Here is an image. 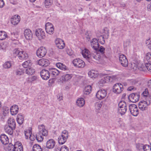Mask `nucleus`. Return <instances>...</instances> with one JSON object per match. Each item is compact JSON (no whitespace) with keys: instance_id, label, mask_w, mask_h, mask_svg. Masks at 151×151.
Listing matches in <instances>:
<instances>
[{"instance_id":"a18cd8bd","label":"nucleus","mask_w":151,"mask_h":151,"mask_svg":"<svg viewBox=\"0 0 151 151\" xmlns=\"http://www.w3.org/2000/svg\"><path fill=\"white\" fill-rule=\"evenodd\" d=\"M127 110V106L125 107H122V108H119L118 109L119 111L121 114H124L126 113Z\"/></svg>"},{"instance_id":"c9c22d12","label":"nucleus","mask_w":151,"mask_h":151,"mask_svg":"<svg viewBox=\"0 0 151 151\" xmlns=\"http://www.w3.org/2000/svg\"><path fill=\"white\" fill-rule=\"evenodd\" d=\"M103 104L102 102H96L95 104V108L96 111L99 112V111L100 110L101 107Z\"/></svg>"},{"instance_id":"423d86ee","label":"nucleus","mask_w":151,"mask_h":151,"mask_svg":"<svg viewBox=\"0 0 151 151\" xmlns=\"http://www.w3.org/2000/svg\"><path fill=\"white\" fill-rule=\"evenodd\" d=\"M47 53L46 48L43 47H41L39 48L36 51L37 56L40 58L44 57Z\"/></svg>"},{"instance_id":"680f3d73","label":"nucleus","mask_w":151,"mask_h":151,"mask_svg":"<svg viewBox=\"0 0 151 151\" xmlns=\"http://www.w3.org/2000/svg\"><path fill=\"white\" fill-rule=\"evenodd\" d=\"M105 48H104L103 46H101L98 52H99L100 54L102 55L104 53V51L105 50Z\"/></svg>"},{"instance_id":"ddd939ff","label":"nucleus","mask_w":151,"mask_h":151,"mask_svg":"<svg viewBox=\"0 0 151 151\" xmlns=\"http://www.w3.org/2000/svg\"><path fill=\"white\" fill-rule=\"evenodd\" d=\"M82 54L83 57L89 62L90 59H92L91 54L89 50L86 48H85L82 50Z\"/></svg>"},{"instance_id":"6e6552de","label":"nucleus","mask_w":151,"mask_h":151,"mask_svg":"<svg viewBox=\"0 0 151 151\" xmlns=\"http://www.w3.org/2000/svg\"><path fill=\"white\" fill-rule=\"evenodd\" d=\"M45 28L46 32L48 34H52L54 30V28L53 25L50 22H47L45 24Z\"/></svg>"},{"instance_id":"13d9d810","label":"nucleus","mask_w":151,"mask_h":151,"mask_svg":"<svg viewBox=\"0 0 151 151\" xmlns=\"http://www.w3.org/2000/svg\"><path fill=\"white\" fill-rule=\"evenodd\" d=\"M146 68L150 72H151V64L149 63H146L145 65Z\"/></svg>"},{"instance_id":"e433bc0d","label":"nucleus","mask_w":151,"mask_h":151,"mask_svg":"<svg viewBox=\"0 0 151 151\" xmlns=\"http://www.w3.org/2000/svg\"><path fill=\"white\" fill-rule=\"evenodd\" d=\"M12 62L7 61L3 65V67L5 69H8L10 68L12 66Z\"/></svg>"},{"instance_id":"774afa93","label":"nucleus","mask_w":151,"mask_h":151,"mask_svg":"<svg viewBox=\"0 0 151 151\" xmlns=\"http://www.w3.org/2000/svg\"><path fill=\"white\" fill-rule=\"evenodd\" d=\"M63 96L61 94H59L57 96V99L59 101L63 100Z\"/></svg>"},{"instance_id":"f03ea898","label":"nucleus","mask_w":151,"mask_h":151,"mask_svg":"<svg viewBox=\"0 0 151 151\" xmlns=\"http://www.w3.org/2000/svg\"><path fill=\"white\" fill-rule=\"evenodd\" d=\"M8 150V151H23V148L21 143L17 141L15 142L14 145L9 144Z\"/></svg>"},{"instance_id":"1a4fd4ad","label":"nucleus","mask_w":151,"mask_h":151,"mask_svg":"<svg viewBox=\"0 0 151 151\" xmlns=\"http://www.w3.org/2000/svg\"><path fill=\"white\" fill-rule=\"evenodd\" d=\"M35 35L39 40L44 39L45 37V32L41 29L36 30Z\"/></svg>"},{"instance_id":"c85d7f7f","label":"nucleus","mask_w":151,"mask_h":151,"mask_svg":"<svg viewBox=\"0 0 151 151\" xmlns=\"http://www.w3.org/2000/svg\"><path fill=\"white\" fill-rule=\"evenodd\" d=\"M91 56L92 59L93 58L97 60H99L101 57V54L99 52H94L91 54Z\"/></svg>"},{"instance_id":"20e7f679","label":"nucleus","mask_w":151,"mask_h":151,"mask_svg":"<svg viewBox=\"0 0 151 151\" xmlns=\"http://www.w3.org/2000/svg\"><path fill=\"white\" fill-rule=\"evenodd\" d=\"M14 53L17 55L20 60L26 59L28 58V54L25 51L23 50H16L15 51Z\"/></svg>"},{"instance_id":"338daca9","label":"nucleus","mask_w":151,"mask_h":151,"mask_svg":"<svg viewBox=\"0 0 151 151\" xmlns=\"http://www.w3.org/2000/svg\"><path fill=\"white\" fill-rule=\"evenodd\" d=\"M143 145L142 144H138L137 145L136 147L138 149L140 150L142 148H143Z\"/></svg>"},{"instance_id":"393cba45","label":"nucleus","mask_w":151,"mask_h":151,"mask_svg":"<svg viewBox=\"0 0 151 151\" xmlns=\"http://www.w3.org/2000/svg\"><path fill=\"white\" fill-rule=\"evenodd\" d=\"M98 74V72L94 70H91L88 73V75L89 76L93 78H95L97 77Z\"/></svg>"},{"instance_id":"58836bf2","label":"nucleus","mask_w":151,"mask_h":151,"mask_svg":"<svg viewBox=\"0 0 151 151\" xmlns=\"http://www.w3.org/2000/svg\"><path fill=\"white\" fill-rule=\"evenodd\" d=\"M31 131V128H29V129L24 131V134L26 139H29V136H30L31 134H32Z\"/></svg>"},{"instance_id":"e2e57ef3","label":"nucleus","mask_w":151,"mask_h":151,"mask_svg":"<svg viewBox=\"0 0 151 151\" xmlns=\"http://www.w3.org/2000/svg\"><path fill=\"white\" fill-rule=\"evenodd\" d=\"M36 138V136H35L34 134H31L30 136H29V138L31 140L33 141L35 140Z\"/></svg>"},{"instance_id":"4c0bfd02","label":"nucleus","mask_w":151,"mask_h":151,"mask_svg":"<svg viewBox=\"0 0 151 151\" xmlns=\"http://www.w3.org/2000/svg\"><path fill=\"white\" fill-rule=\"evenodd\" d=\"M26 73L29 75H31L34 74L35 72V70L32 68H27L25 71Z\"/></svg>"},{"instance_id":"6ab92c4d","label":"nucleus","mask_w":151,"mask_h":151,"mask_svg":"<svg viewBox=\"0 0 151 151\" xmlns=\"http://www.w3.org/2000/svg\"><path fill=\"white\" fill-rule=\"evenodd\" d=\"M38 64L41 66H47L49 64L48 60L42 58L40 59L38 61Z\"/></svg>"},{"instance_id":"5fc2aeb1","label":"nucleus","mask_w":151,"mask_h":151,"mask_svg":"<svg viewBox=\"0 0 151 151\" xmlns=\"http://www.w3.org/2000/svg\"><path fill=\"white\" fill-rule=\"evenodd\" d=\"M148 94L149 93L148 89L147 88H146L145 91L142 94V95L144 98H145L148 96Z\"/></svg>"},{"instance_id":"c756f323","label":"nucleus","mask_w":151,"mask_h":151,"mask_svg":"<svg viewBox=\"0 0 151 151\" xmlns=\"http://www.w3.org/2000/svg\"><path fill=\"white\" fill-rule=\"evenodd\" d=\"M72 76V74H66L62 76L61 79L63 81V82H65L70 80Z\"/></svg>"},{"instance_id":"3c124183","label":"nucleus","mask_w":151,"mask_h":151,"mask_svg":"<svg viewBox=\"0 0 151 151\" xmlns=\"http://www.w3.org/2000/svg\"><path fill=\"white\" fill-rule=\"evenodd\" d=\"M143 149L144 151H151V146L148 145L143 146Z\"/></svg>"},{"instance_id":"bf43d9fd","label":"nucleus","mask_w":151,"mask_h":151,"mask_svg":"<svg viewBox=\"0 0 151 151\" xmlns=\"http://www.w3.org/2000/svg\"><path fill=\"white\" fill-rule=\"evenodd\" d=\"M117 122L119 125L122 126L123 125V122L121 118H119L118 119L117 121Z\"/></svg>"},{"instance_id":"473e14b6","label":"nucleus","mask_w":151,"mask_h":151,"mask_svg":"<svg viewBox=\"0 0 151 151\" xmlns=\"http://www.w3.org/2000/svg\"><path fill=\"white\" fill-rule=\"evenodd\" d=\"M56 65L57 67L61 70H68V68L64 64L61 63H56Z\"/></svg>"},{"instance_id":"79ce46f5","label":"nucleus","mask_w":151,"mask_h":151,"mask_svg":"<svg viewBox=\"0 0 151 151\" xmlns=\"http://www.w3.org/2000/svg\"><path fill=\"white\" fill-rule=\"evenodd\" d=\"M33 151H42L41 147L39 145L36 144L33 147Z\"/></svg>"},{"instance_id":"9d476101","label":"nucleus","mask_w":151,"mask_h":151,"mask_svg":"<svg viewBox=\"0 0 151 151\" xmlns=\"http://www.w3.org/2000/svg\"><path fill=\"white\" fill-rule=\"evenodd\" d=\"M107 94L106 91L104 89H101L99 90L96 94V97L99 100L104 99Z\"/></svg>"},{"instance_id":"de8ad7c7","label":"nucleus","mask_w":151,"mask_h":151,"mask_svg":"<svg viewBox=\"0 0 151 151\" xmlns=\"http://www.w3.org/2000/svg\"><path fill=\"white\" fill-rule=\"evenodd\" d=\"M53 3L52 0H45L44 4L45 6L47 7V6H50Z\"/></svg>"},{"instance_id":"09e8293b","label":"nucleus","mask_w":151,"mask_h":151,"mask_svg":"<svg viewBox=\"0 0 151 151\" xmlns=\"http://www.w3.org/2000/svg\"><path fill=\"white\" fill-rule=\"evenodd\" d=\"M38 78V76H34L32 77H29V81L31 82H32L34 81L37 80Z\"/></svg>"},{"instance_id":"49530a36","label":"nucleus","mask_w":151,"mask_h":151,"mask_svg":"<svg viewBox=\"0 0 151 151\" xmlns=\"http://www.w3.org/2000/svg\"><path fill=\"white\" fill-rule=\"evenodd\" d=\"M15 73L16 75L20 76L23 74L24 70L22 69L19 68L16 70Z\"/></svg>"},{"instance_id":"dca6fc26","label":"nucleus","mask_w":151,"mask_h":151,"mask_svg":"<svg viewBox=\"0 0 151 151\" xmlns=\"http://www.w3.org/2000/svg\"><path fill=\"white\" fill-rule=\"evenodd\" d=\"M91 47L95 50L97 51L99 48V45L97 39L94 38L91 42Z\"/></svg>"},{"instance_id":"a211bd4d","label":"nucleus","mask_w":151,"mask_h":151,"mask_svg":"<svg viewBox=\"0 0 151 151\" xmlns=\"http://www.w3.org/2000/svg\"><path fill=\"white\" fill-rule=\"evenodd\" d=\"M24 35L25 38L27 40H30L32 38V33L29 29H25L24 32Z\"/></svg>"},{"instance_id":"f3484780","label":"nucleus","mask_w":151,"mask_h":151,"mask_svg":"<svg viewBox=\"0 0 151 151\" xmlns=\"http://www.w3.org/2000/svg\"><path fill=\"white\" fill-rule=\"evenodd\" d=\"M55 44L60 49H63L65 47V43L63 40L57 38L55 40Z\"/></svg>"},{"instance_id":"412c9836","label":"nucleus","mask_w":151,"mask_h":151,"mask_svg":"<svg viewBox=\"0 0 151 151\" xmlns=\"http://www.w3.org/2000/svg\"><path fill=\"white\" fill-rule=\"evenodd\" d=\"M19 107L16 105H14L10 108V111L11 114L14 115L17 114L18 112Z\"/></svg>"},{"instance_id":"5701e85b","label":"nucleus","mask_w":151,"mask_h":151,"mask_svg":"<svg viewBox=\"0 0 151 151\" xmlns=\"http://www.w3.org/2000/svg\"><path fill=\"white\" fill-rule=\"evenodd\" d=\"M147 102L145 101H141L139 104V107L140 109L143 111L146 110L147 108Z\"/></svg>"},{"instance_id":"4be33fe9","label":"nucleus","mask_w":151,"mask_h":151,"mask_svg":"<svg viewBox=\"0 0 151 151\" xmlns=\"http://www.w3.org/2000/svg\"><path fill=\"white\" fill-rule=\"evenodd\" d=\"M0 139L2 143L4 145L7 144L9 142L8 137L4 134H3L1 135Z\"/></svg>"},{"instance_id":"37998d69","label":"nucleus","mask_w":151,"mask_h":151,"mask_svg":"<svg viewBox=\"0 0 151 151\" xmlns=\"http://www.w3.org/2000/svg\"><path fill=\"white\" fill-rule=\"evenodd\" d=\"M102 33L103 34V36L106 38H108L109 36V30L108 29L105 28H104L103 30Z\"/></svg>"},{"instance_id":"052dcab7","label":"nucleus","mask_w":151,"mask_h":151,"mask_svg":"<svg viewBox=\"0 0 151 151\" xmlns=\"http://www.w3.org/2000/svg\"><path fill=\"white\" fill-rule=\"evenodd\" d=\"M68 148L67 146L63 145L61 148V151H68Z\"/></svg>"},{"instance_id":"c03bdc74","label":"nucleus","mask_w":151,"mask_h":151,"mask_svg":"<svg viewBox=\"0 0 151 151\" xmlns=\"http://www.w3.org/2000/svg\"><path fill=\"white\" fill-rule=\"evenodd\" d=\"M143 80H142L140 81H138V80H132L131 81H130V84L132 85L136 84H139L140 85L142 84H144L142 83V82Z\"/></svg>"},{"instance_id":"72a5a7b5","label":"nucleus","mask_w":151,"mask_h":151,"mask_svg":"<svg viewBox=\"0 0 151 151\" xmlns=\"http://www.w3.org/2000/svg\"><path fill=\"white\" fill-rule=\"evenodd\" d=\"M116 77L114 76H106L104 78L106 81V83L109 82L110 81H112V80L114 79Z\"/></svg>"},{"instance_id":"9b49d317","label":"nucleus","mask_w":151,"mask_h":151,"mask_svg":"<svg viewBox=\"0 0 151 151\" xmlns=\"http://www.w3.org/2000/svg\"><path fill=\"white\" fill-rule=\"evenodd\" d=\"M140 95L138 93H132L129 96V100L131 102L135 103L138 101L139 99Z\"/></svg>"},{"instance_id":"4d7b16f0","label":"nucleus","mask_w":151,"mask_h":151,"mask_svg":"<svg viewBox=\"0 0 151 151\" xmlns=\"http://www.w3.org/2000/svg\"><path fill=\"white\" fill-rule=\"evenodd\" d=\"M66 52L67 54L69 55H71L73 54V51L71 49L69 48H67Z\"/></svg>"},{"instance_id":"a19ab883","label":"nucleus","mask_w":151,"mask_h":151,"mask_svg":"<svg viewBox=\"0 0 151 151\" xmlns=\"http://www.w3.org/2000/svg\"><path fill=\"white\" fill-rule=\"evenodd\" d=\"M32 64L31 61L30 60H28L25 61L22 64L23 67L25 68H26L30 66Z\"/></svg>"},{"instance_id":"69168bd1","label":"nucleus","mask_w":151,"mask_h":151,"mask_svg":"<svg viewBox=\"0 0 151 151\" xmlns=\"http://www.w3.org/2000/svg\"><path fill=\"white\" fill-rule=\"evenodd\" d=\"M106 83V81H105V80L104 78L101 79L99 82V84H104Z\"/></svg>"},{"instance_id":"7ed1b4c3","label":"nucleus","mask_w":151,"mask_h":151,"mask_svg":"<svg viewBox=\"0 0 151 151\" xmlns=\"http://www.w3.org/2000/svg\"><path fill=\"white\" fill-rule=\"evenodd\" d=\"M68 136V132L66 130L63 131L60 136L58 138V141L59 143L60 144H63L66 141Z\"/></svg>"},{"instance_id":"bb28decb","label":"nucleus","mask_w":151,"mask_h":151,"mask_svg":"<svg viewBox=\"0 0 151 151\" xmlns=\"http://www.w3.org/2000/svg\"><path fill=\"white\" fill-rule=\"evenodd\" d=\"M50 73L54 77L57 76L59 74V71L56 68H51L49 69Z\"/></svg>"},{"instance_id":"cd10ccee","label":"nucleus","mask_w":151,"mask_h":151,"mask_svg":"<svg viewBox=\"0 0 151 151\" xmlns=\"http://www.w3.org/2000/svg\"><path fill=\"white\" fill-rule=\"evenodd\" d=\"M76 103L78 107H82L85 104V100L83 98H79L77 99Z\"/></svg>"},{"instance_id":"f704fd0d","label":"nucleus","mask_w":151,"mask_h":151,"mask_svg":"<svg viewBox=\"0 0 151 151\" xmlns=\"http://www.w3.org/2000/svg\"><path fill=\"white\" fill-rule=\"evenodd\" d=\"M91 86H86L84 90V93L86 95L89 94L91 91Z\"/></svg>"},{"instance_id":"603ef678","label":"nucleus","mask_w":151,"mask_h":151,"mask_svg":"<svg viewBox=\"0 0 151 151\" xmlns=\"http://www.w3.org/2000/svg\"><path fill=\"white\" fill-rule=\"evenodd\" d=\"M145 58L147 61L151 63V53L148 52L146 54Z\"/></svg>"},{"instance_id":"ea45409f","label":"nucleus","mask_w":151,"mask_h":151,"mask_svg":"<svg viewBox=\"0 0 151 151\" xmlns=\"http://www.w3.org/2000/svg\"><path fill=\"white\" fill-rule=\"evenodd\" d=\"M7 37L6 32L4 31H0V40H3L5 39Z\"/></svg>"},{"instance_id":"7c9ffc66","label":"nucleus","mask_w":151,"mask_h":151,"mask_svg":"<svg viewBox=\"0 0 151 151\" xmlns=\"http://www.w3.org/2000/svg\"><path fill=\"white\" fill-rule=\"evenodd\" d=\"M15 128H13L12 127H10L8 126H6L5 128V130L6 133L12 135L13 132V130Z\"/></svg>"},{"instance_id":"aec40b11","label":"nucleus","mask_w":151,"mask_h":151,"mask_svg":"<svg viewBox=\"0 0 151 151\" xmlns=\"http://www.w3.org/2000/svg\"><path fill=\"white\" fill-rule=\"evenodd\" d=\"M55 145V141L53 139H50L47 142L46 147L49 149H52L53 148Z\"/></svg>"},{"instance_id":"6e6d98bb","label":"nucleus","mask_w":151,"mask_h":151,"mask_svg":"<svg viewBox=\"0 0 151 151\" xmlns=\"http://www.w3.org/2000/svg\"><path fill=\"white\" fill-rule=\"evenodd\" d=\"M119 108H122V107L127 106L126 103L124 101H121L119 104Z\"/></svg>"},{"instance_id":"864d4df0","label":"nucleus","mask_w":151,"mask_h":151,"mask_svg":"<svg viewBox=\"0 0 151 151\" xmlns=\"http://www.w3.org/2000/svg\"><path fill=\"white\" fill-rule=\"evenodd\" d=\"M3 114L4 116H6L9 113V109L8 108L4 107L3 108Z\"/></svg>"},{"instance_id":"8fccbe9b","label":"nucleus","mask_w":151,"mask_h":151,"mask_svg":"<svg viewBox=\"0 0 151 151\" xmlns=\"http://www.w3.org/2000/svg\"><path fill=\"white\" fill-rule=\"evenodd\" d=\"M145 44L147 47L151 50V38H149L145 41Z\"/></svg>"},{"instance_id":"4468645a","label":"nucleus","mask_w":151,"mask_h":151,"mask_svg":"<svg viewBox=\"0 0 151 151\" xmlns=\"http://www.w3.org/2000/svg\"><path fill=\"white\" fill-rule=\"evenodd\" d=\"M20 21V17L18 15H15L12 16L10 21L12 24L15 25H17Z\"/></svg>"},{"instance_id":"0e129e2a","label":"nucleus","mask_w":151,"mask_h":151,"mask_svg":"<svg viewBox=\"0 0 151 151\" xmlns=\"http://www.w3.org/2000/svg\"><path fill=\"white\" fill-rule=\"evenodd\" d=\"M136 88L133 86H132L128 88L127 90L128 91H135L136 90Z\"/></svg>"},{"instance_id":"2eb2a0df","label":"nucleus","mask_w":151,"mask_h":151,"mask_svg":"<svg viewBox=\"0 0 151 151\" xmlns=\"http://www.w3.org/2000/svg\"><path fill=\"white\" fill-rule=\"evenodd\" d=\"M40 74L41 77L44 80H47L50 77L49 70L48 71L45 69H43L41 71Z\"/></svg>"},{"instance_id":"f257e3e1","label":"nucleus","mask_w":151,"mask_h":151,"mask_svg":"<svg viewBox=\"0 0 151 151\" xmlns=\"http://www.w3.org/2000/svg\"><path fill=\"white\" fill-rule=\"evenodd\" d=\"M38 128L40 134L37 135L36 139L38 141L41 142L43 139V136H42L41 134L43 136H46L48 134V131L45 129V126L43 124L39 125Z\"/></svg>"},{"instance_id":"f8f14e48","label":"nucleus","mask_w":151,"mask_h":151,"mask_svg":"<svg viewBox=\"0 0 151 151\" xmlns=\"http://www.w3.org/2000/svg\"><path fill=\"white\" fill-rule=\"evenodd\" d=\"M119 59L121 64L124 67H127L128 64V60L125 56L123 55L122 54L119 56Z\"/></svg>"},{"instance_id":"b1692460","label":"nucleus","mask_w":151,"mask_h":151,"mask_svg":"<svg viewBox=\"0 0 151 151\" xmlns=\"http://www.w3.org/2000/svg\"><path fill=\"white\" fill-rule=\"evenodd\" d=\"M8 126L15 128L16 122L15 120L13 117L9 118L7 120Z\"/></svg>"},{"instance_id":"a878e982","label":"nucleus","mask_w":151,"mask_h":151,"mask_svg":"<svg viewBox=\"0 0 151 151\" xmlns=\"http://www.w3.org/2000/svg\"><path fill=\"white\" fill-rule=\"evenodd\" d=\"M113 89L115 93H119L123 89V86H114Z\"/></svg>"},{"instance_id":"39448f33","label":"nucleus","mask_w":151,"mask_h":151,"mask_svg":"<svg viewBox=\"0 0 151 151\" xmlns=\"http://www.w3.org/2000/svg\"><path fill=\"white\" fill-rule=\"evenodd\" d=\"M74 66L78 68H82L85 66V63L83 61L79 58L74 59L73 61Z\"/></svg>"},{"instance_id":"0eeeda50","label":"nucleus","mask_w":151,"mask_h":151,"mask_svg":"<svg viewBox=\"0 0 151 151\" xmlns=\"http://www.w3.org/2000/svg\"><path fill=\"white\" fill-rule=\"evenodd\" d=\"M129 110L131 114L134 116H137L139 114L138 108L134 104H132L129 105Z\"/></svg>"},{"instance_id":"2f4dec72","label":"nucleus","mask_w":151,"mask_h":151,"mask_svg":"<svg viewBox=\"0 0 151 151\" xmlns=\"http://www.w3.org/2000/svg\"><path fill=\"white\" fill-rule=\"evenodd\" d=\"M17 122L19 124H22L24 121V117L21 114H19L17 118Z\"/></svg>"}]
</instances>
